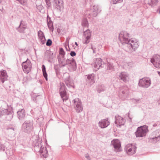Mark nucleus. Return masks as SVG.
I'll return each instance as SVG.
<instances>
[{"mask_svg":"<svg viewBox=\"0 0 160 160\" xmlns=\"http://www.w3.org/2000/svg\"><path fill=\"white\" fill-rule=\"evenodd\" d=\"M8 75L5 70H2L0 71V82L3 83L8 79Z\"/></svg>","mask_w":160,"mask_h":160,"instance_id":"24","label":"nucleus"},{"mask_svg":"<svg viewBox=\"0 0 160 160\" xmlns=\"http://www.w3.org/2000/svg\"><path fill=\"white\" fill-rule=\"evenodd\" d=\"M130 34L126 31H122L119 35V40L122 44L125 45L124 50L130 53H132L138 48V40L135 38L130 39Z\"/></svg>","mask_w":160,"mask_h":160,"instance_id":"1","label":"nucleus"},{"mask_svg":"<svg viewBox=\"0 0 160 160\" xmlns=\"http://www.w3.org/2000/svg\"><path fill=\"white\" fill-rule=\"evenodd\" d=\"M75 44L77 46H78V43H77V42H75Z\"/></svg>","mask_w":160,"mask_h":160,"instance_id":"53","label":"nucleus"},{"mask_svg":"<svg viewBox=\"0 0 160 160\" xmlns=\"http://www.w3.org/2000/svg\"><path fill=\"white\" fill-rule=\"evenodd\" d=\"M137 147L134 143L127 145L125 147V149L128 154L132 155L135 153Z\"/></svg>","mask_w":160,"mask_h":160,"instance_id":"15","label":"nucleus"},{"mask_svg":"<svg viewBox=\"0 0 160 160\" xmlns=\"http://www.w3.org/2000/svg\"><path fill=\"white\" fill-rule=\"evenodd\" d=\"M47 6L48 8H50L51 7V4L49 0H45Z\"/></svg>","mask_w":160,"mask_h":160,"instance_id":"42","label":"nucleus"},{"mask_svg":"<svg viewBox=\"0 0 160 160\" xmlns=\"http://www.w3.org/2000/svg\"><path fill=\"white\" fill-rule=\"evenodd\" d=\"M119 79L124 82H127L128 81L129 78L128 74L125 72H122L118 75Z\"/></svg>","mask_w":160,"mask_h":160,"instance_id":"19","label":"nucleus"},{"mask_svg":"<svg viewBox=\"0 0 160 160\" xmlns=\"http://www.w3.org/2000/svg\"><path fill=\"white\" fill-rule=\"evenodd\" d=\"M11 129H12L13 130H14V128H11Z\"/></svg>","mask_w":160,"mask_h":160,"instance_id":"57","label":"nucleus"},{"mask_svg":"<svg viewBox=\"0 0 160 160\" xmlns=\"http://www.w3.org/2000/svg\"><path fill=\"white\" fill-rule=\"evenodd\" d=\"M72 105L77 113H79L82 111L83 107L81 100L78 98H75L72 101Z\"/></svg>","mask_w":160,"mask_h":160,"instance_id":"7","label":"nucleus"},{"mask_svg":"<svg viewBox=\"0 0 160 160\" xmlns=\"http://www.w3.org/2000/svg\"><path fill=\"white\" fill-rule=\"evenodd\" d=\"M107 66L108 69H109L112 71L114 70V67L112 63L109 62H108L107 64Z\"/></svg>","mask_w":160,"mask_h":160,"instance_id":"36","label":"nucleus"},{"mask_svg":"<svg viewBox=\"0 0 160 160\" xmlns=\"http://www.w3.org/2000/svg\"><path fill=\"white\" fill-rule=\"evenodd\" d=\"M22 131L25 133H29L33 131V122L30 120H26L22 124Z\"/></svg>","mask_w":160,"mask_h":160,"instance_id":"4","label":"nucleus"},{"mask_svg":"<svg viewBox=\"0 0 160 160\" xmlns=\"http://www.w3.org/2000/svg\"><path fill=\"white\" fill-rule=\"evenodd\" d=\"M158 11H159V14H160V7L157 9V11L158 12Z\"/></svg>","mask_w":160,"mask_h":160,"instance_id":"52","label":"nucleus"},{"mask_svg":"<svg viewBox=\"0 0 160 160\" xmlns=\"http://www.w3.org/2000/svg\"><path fill=\"white\" fill-rule=\"evenodd\" d=\"M70 54L72 57H74L76 55V53L74 51H71L70 52Z\"/></svg>","mask_w":160,"mask_h":160,"instance_id":"47","label":"nucleus"},{"mask_svg":"<svg viewBox=\"0 0 160 160\" xmlns=\"http://www.w3.org/2000/svg\"><path fill=\"white\" fill-rule=\"evenodd\" d=\"M102 65V59L100 58L96 59L94 65L95 70H98L101 67Z\"/></svg>","mask_w":160,"mask_h":160,"instance_id":"27","label":"nucleus"},{"mask_svg":"<svg viewBox=\"0 0 160 160\" xmlns=\"http://www.w3.org/2000/svg\"><path fill=\"white\" fill-rule=\"evenodd\" d=\"M42 70L43 76L46 81L48 80V74L47 73L46 68L44 65H42Z\"/></svg>","mask_w":160,"mask_h":160,"instance_id":"32","label":"nucleus"},{"mask_svg":"<svg viewBox=\"0 0 160 160\" xmlns=\"http://www.w3.org/2000/svg\"><path fill=\"white\" fill-rule=\"evenodd\" d=\"M5 108L4 106L2 104V105L0 108V117L4 115V113H5V112L6 111L5 110V108Z\"/></svg>","mask_w":160,"mask_h":160,"instance_id":"34","label":"nucleus"},{"mask_svg":"<svg viewBox=\"0 0 160 160\" xmlns=\"http://www.w3.org/2000/svg\"><path fill=\"white\" fill-rule=\"evenodd\" d=\"M17 116L18 119L20 120H23L25 116V112L24 109H20L17 112Z\"/></svg>","mask_w":160,"mask_h":160,"instance_id":"26","label":"nucleus"},{"mask_svg":"<svg viewBox=\"0 0 160 160\" xmlns=\"http://www.w3.org/2000/svg\"><path fill=\"white\" fill-rule=\"evenodd\" d=\"M44 58L48 62H52L55 58V55L51 51H47L45 53Z\"/></svg>","mask_w":160,"mask_h":160,"instance_id":"17","label":"nucleus"},{"mask_svg":"<svg viewBox=\"0 0 160 160\" xmlns=\"http://www.w3.org/2000/svg\"><path fill=\"white\" fill-rule=\"evenodd\" d=\"M2 104L4 106L5 108V110L6 111V112H5V113H4V115H6V118L7 120H11L13 117L12 112L11 110L8 109V105L5 102L3 101Z\"/></svg>","mask_w":160,"mask_h":160,"instance_id":"12","label":"nucleus"},{"mask_svg":"<svg viewBox=\"0 0 160 160\" xmlns=\"http://www.w3.org/2000/svg\"><path fill=\"white\" fill-rule=\"evenodd\" d=\"M83 35L85 37V39L83 41V43L85 44H88L90 42L91 32L90 31V30L87 29L84 32Z\"/></svg>","mask_w":160,"mask_h":160,"instance_id":"18","label":"nucleus"},{"mask_svg":"<svg viewBox=\"0 0 160 160\" xmlns=\"http://www.w3.org/2000/svg\"><path fill=\"white\" fill-rule=\"evenodd\" d=\"M98 124L99 126L101 128H105L110 124V122L108 121V118H106L102 119L101 121L99 122Z\"/></svg>","mask_w":160,"mask_h":160,"instance_id":"25","label":"nucleus"},{"mask_svg":"<svg viewBox=\"0 0 160 160\" xmlns=\"http://www.w3.org/2000/svg\"><path fill=\"white\" fill-rule=\"evenodd\" d=\"M47 21L48 28L51 31L53 32L54 30L53 22L51 21L50 18L48 15L47 16Z\"/></svg>","mask_w":160,"mask_h":160,"instance_id":"28","label":"nucleus"},{"mask_svg":"<svg viewBox=\"0 0 160 160\" xmlns=\"http://www.w3.org/2000/svg\"><path fill=\"white\" fill-rule=\"evenodd\" d=\"M40 40L41 41V43L42 44H44L45 43L46 39L45 36L43 37H41L39 38Z\"/></svg>","mask_w":160,"mask_h":160,"instance_id":"40","label":"nucleus"},{"mask_svg":"<svg viewBox=\"0 0 160 160\" xmlns=\"http://www.w3.org/2000/svg\"><path fill=\"white\" fill-rule=\"evenodd\" d=\"M158 73L159 76H160V72H158Z\"/></svg>","mask_w":160,"mask_h":160,"instance_id":"54","label":"nucleus"},{"mask_svg":"<svg viewBox=\"0 0 160 160\" xmlns=\"http://www.w3.org/2000/svg\"><path fill=\"white\" fill-rule=\"evenodd\" d=\"M157 12H158V13H159V11H158V12H157Z\"/></svg>","mask_w":160,"mask_h":160,"instance_id":"58","label":"nucleus"},{"mask_svg":"<svg viewBox=\"0 0 160 160\" xmlns=\"http://www.w3.org/2000/svg\"><path fill=\"white\" fill-rule=\"evenodd\" d=\"M106 89V88L105 85L102 84L99 85L97 89V91L99 93H100L105 91Z\"/></svg>","mask_w":160,"mask_h":160,"instance_id":"31","label":"nucleus"},{"mask_svg":"<svg viewBox=\"0 0 160 160\" xmlns=\"http://www.w3.org/2000/svg\"><path fill=\"white\" fill-rule=\"evenodd\" d=\"M0 150L4 151L5 150V147L4 146L0 143Z\"/></svg>","mask_w":160,"mask_h":160,"instance_id":"46","label":"nucleus"},{"mask_svg":"<svg viewBox=\"0 0 160 160\" xmlns=\"http://www.w3.org/2000/svg\"><path fill=\"white\" fill-rule=\"evenodd\" d=\"M158 2V0H151V2L149 4L150 5H151L152 7H153L156 5Z\"/></svg>","mask_w":160,"mask_h":160,"instance_id":"38","label":"nucleus"},{"mask_svg":"<svg viewBox=\"0 0 160 160\" xmlns=\"http://www.w3.org/2000/svg\"><path fill=\"white\" fill-rule=\"evenodd\" d=\"M95 75L93 73L87 76V80L89 82L90 84H92L94 83L95 82Z\"/></svg>","mask_w":160,"mask_h":160,"instance_id":"30","label":"nucleus"},{"mask_svg":"<svg viewBox=\"0 0 160 160\" xmlns=\"http://www.w3.org/2000/svg\"><path fill=\"white\" fill-rule=\"evenodd\" d=\"M148 132V127L144 125L138 127L135 134L137 138H142L145 137Z\"/></svg>","mask_w":160,"mask_h":160,"instance_id":"3","label":"nucleus"},{"mask_svg":"<svg viewBox=\"0 0 160 160\" xmlns=\"http://www.w3.org/2000/svg\"><path fill=\"white\" fill-rule=\"evenodd\" d=\"M70 39V37H68L66 39V42L68 43V44L69 43V41Z\"/></svg>","mask_w":160,"mask_h":160,"instance_id":"49","label":"nucleus"},{"mask_svg":"<svg viewBox=\"0 0 160 160\" xmlns=\"http://www.w3.org/2000/svg\"><path fill=\"white\" fill-rule=\"evenodd\" d=\"M2 0H0V3L2 2Z\"/></svg>","mask_w":160,"mask_h":160,"instance_id":"55","label":"nucleus"},{"mask_svg":"<svg viewBox=\"0 0 160 160\" xmlns=\"http://www.w3.org/2000/svg\"><path fill=\"white\" fill-rule=\"evenodd\" d=\"M54 69L56 73L57 74L59 72V68L58 65H55Z\"/></svg>","mask_w":160,"mask_h":160,"instance_id":"43","label":"nucleus"},{"mask_svg":"<svg viewBox=\"0 0 160 160\" xmlns=\"http://www.w3.org/2000/svg\"><path fill=\"white\" fill-rule=\"evenodd\" d=\"M114 4H116L122 2L123 0H112Z\"/></svg>","mask_w":160,"mask_h":160,"instance_id":"44","label":"nucleus"},{"mask_svg":"<svg viewBox=\"0 0 160 160\" xmlns=\"http://www.w3.org/2000/svg\"><path fill=\"white\" fill-rule=\"evenodd\" d=\"M94 47H95L94 46H93L92 45L91 47V49L93 50L94 49Z\"/></svg>","mask_w":160,"mask_h":160,"instance_id":"51","label":"nucleus"},{"mask_svg":"<svg viewBox=\"0 0 160 160\" xmlns=\"http://www.w3.org/2000/svg\"><path fill=\"white\" fill-rule=\"evenodd\" d=\"M63 3L62 0H54L53 2V6L54 8L60 11L63 8Z\"/></svg>","mask_w":160,"mask_h":160,"instance_id":"14","label":"nucleus"},{"mask_svg":"<svg viewBox=\"0 0 160 160\" xmlns=\"http://www.w3.org/2000/svg\"><path fill=\"white\" fill-rule=\"evenodd\" d=\"M151 62L157 68H160V56L155 55L151 59Z\"/></svg>","mask_w":160,"mask_h":160,"instance_id":"13","label":"nucleus"},{"mask_svg":"<svg viewBox=\"0 0 160 160\" xmlns=\"http://www.w3.org/2000/svg\"><path fill=\"white\" fill-rule=\"evenodd\" d=\"M148 142L152 143L160 142V129L157 130L153 132V135L149 138Z\"/></svg>","mask_w":160,"mask_h":160,"instance_id":"6","label":"nucleus"},{"mask_svg":"<svg viewBox=\"0 0 160 160\" xmlns=\"http://www.w3.org/2000/svg\"><path fill=\"white\" fill-rule=\"evenodd\" d=\"M82 25L83 27H88L89 26L88 22L86 18H84L83 19L82 22Z\"/></svg>","mask_w":160,"mask_h":160,"instance_id":"33","label":"nucleus"},{"mask_svg":"<svg viewBox=\"0 0 160 160\" xmlns=\"http://www.w3.org/2000/svg\"><path fill=\"white\" fill-rule=\"evenodd\" d=\"M27 28V24L25 22L22 20L20 22V25L16 29L20 33H24V31Z\"/></svg>","mask_w":160,"mask_h":160,"instance_id":"20","label":"nucleus"},{"mask_svg":"<svg viewBox=\"0 0 160 160\" xmlns=\"http://www.w3.org/2000/svg\"><path fill=\"white\" fill-rule=\"evenodd\" d=\"M58 59L59 63L61 67H64L67 65L68 59H66L65 56H58Z\"/></svg>","mask_w":160,"mask_h":160,"instance_id":"23","label":"nucleus"},{"mask_svg":"<svg viewBox=\"0 0 160 160\" xmlns=\"http://www.w3.org/2000/svg\"><path fill=\"white\" fill-rule=\"evenodd\" d=\"M93 53H96V48L94 47V49L93 50Z\"/></svg>","mask_w":160,"mask_h":160,"instance_id":"50","label":"nucleus"},{"mask_svg":"<svg viewBox=\"0 0 160 160\" xmlns=\"http://www.w3.org/2000/svg\"><path fill=\"white\" fill-rule=\"evenodd\" d=\"M115 123L118 127H120L123 125L125 122V119L119 115H117L115 116Z\"/></svg>","mask_w":160,"mask_h":160,"instance_id":"16","label":"nucleus"},{"mask_svg":"<svg viewBox=\"0 0 160 160\" xmlns=\"http://www.w3.org/2000/svg\"><path fill=\"white\" fill-rule=\"evenodd\" d=\"M67 75V77L65 79V82L69 88H74L73 81L71 78L70 77L68 73H66L65 74Z\"/></svg>","mask_w":160,"mask_h":160,"instance_id":"21","label":"nucleus"},{"mask_svg":"<svg viewBox=\"0 0 160 160\" xmlns=\"http://www.w3.org/2000/svg\"><path fill=\"white\" fill-rule=\"evenodd\" d=\"M151 84L150 79L145 78L140 79L138 82V86L143 88H148Z\"/></svg>","mask_w":160,"mask_h":160,"instance_id":"9","label":"nucleus"},{"mask_svg":"<svg viewBox=\"0 0 160 160\" xmlns=\"http://www.w3.org/2000/svg\"><path fill=\"white\" fill-rule=\"evenodd\" d=\"M65 52L64 51L63 48H59V55L58 56H65Z\"/></svg>","mask_w":160,"mask_h":160,"instance_id":"35","label":"nucleus"},{"mask_svg":"<svg viewBox=\"0 0 160 160\" xmlns=\"http://www.w3.org/2000/svg\"><path fill=\"white\" fill-rule=\"evenodd\" d=\"M38 37H39V38L44 36V34L43 33V32L41 30H40L38 32Z\"/></svg>","mask_w":160,"mask_h":160,"instance_id":"39","label":"nucleus"},{"mask_svg":"<svg viewBox=\"0 0 160 160\" xmlns=\"http://www.w3.org/2000/svg\"><path fill=\"white\" fill-rule=\"evenodd\" d=\"M60 88L59 89V93L61 98L63 101H66L68 99V97L67 95V93L66 91V87L63 83H60Z\"/></svg>","mask_w":160,"mask_h":160,"instance_id":"11","label":"nucleus"},{"mask_svg":"<svg viewBox=\"0 0 160 160\" xmlns=\"http://www.w3.org/2000/svg\"><path fill=\"white\" fill-rule=\"evenodd\" d=\"M35 149H37L38 148L39 150V152L41 155V156L43 158H46L48 156V151L46 147L41 146V144L39 145L38 143H36L34 146Z\"/></svg>","mask_w":160,"mask_h":160,"instance_id":"8","label":"nucleus"},{"mask_svg":"<svg viewBox=\"0 0 160 160\" xmlns=\"http://www.w3.org/2000/svg\"><path fill=\"white\" fill-rule=\"evenodd\" d=\"M101 10L100 6L93 5L90 8L87 10L85 13V16L90 19H93L100 12Z\"/></svg>","mask_w":160,"mask_h":160,"instance_id":"2","label":"nucleus"},{"mask_svg":"<svg viewBox=\"0 0 160 160\" xmlns=\"http://www.w3.org/2000/svg\"><path fill=\"white\" fill-rule=\"evenodd\" d=\"M22 66L25 72L28 73L30 71L32 68V64L28 58L26 61L22 62Z\"/></svg>","mask_w":160,"mask_h":160,"instance_id":"10","label":"nucleus"},{"mask_svg":"<svg viewBox=\"0 0 160 160\" xmlns=\"http://www.w3.org/2000/svg\"><path fill=\"white\" fill-rule=\"evenodd\" d=\"M32 97V99L33 100V101L35 102H37V97L39 96V95H37L35 93H33L31 94Z\"/></svg>","mask_w":160,"mask_h":160,"instance_id":"37","label":"nucleus"},{"mask_svg":"<svg viewBox=\"0 0 160 160\" xmlns=\"http://www.w3.org/2000/svg\"><path fill=\"white\" fill-rule=\"evenodd\" d=\"M67 65H68L73 70H75L77 68V66L75 60L72 58L68 59Z\"/></svg>","mask_w":160,"mask_h":160,"instance_id":"22","label":"nucleus"},{"mask_svg":"<svg viewBox=\"0 0 160 160\" xmlns=\"http://www.w3.org/2000/svg\"><path fill=\"white\" fill-rule=\"evenodd\" d=\"M52 43V42L50 39H48L46 42V45L47 46H50Z\"/></svg>","mask_w":160,"mask_h":160,"instance_id":"41","label":"nucleus"},{"mask_svg":"<svg viewBox=\"0 0 160 160\" xmlns=\"http://www.w3.org/2000/svg\"><path fill=\"white\" fill-rule=\"evenodd\" d=\"M66 49L67 50V51H68V49L67 48V47H66Z\"/></svg>","mask_w":160,"mask_h":160,"instance_id":"56","label":"nucleus"},{"mask_svg":"<svg viewBox=\"0 0 160 160\" xmlns=\"http://www.w3.org/2000/svg\"><path fill=\"white\" fill-rule=\"evenodd\" d=\"M37 8L39 10L40 12H41V10L43 9V6L41 4L38 6L36 5Z\"/></svg>","mask_w":160,"mask_h":160,"instance_id":"45","label":"nucleus"},{"mask_svg":"<svg viewBox=\"0 0 160 160\" xmlns=\"http://www.w3.org/2000/svg\"><path fill=\"white\" fill-rule=\"evenodd\" d=\"M85 157L88 160H90V157L88 154H86Z\"/></svg>","mask_w":160,"mask_h":160,"instance_id":"48","label":"nucleus"},{"mask_svg":"<svg viewBox=\"0 0 160 160\" xmlns=\"http://www.w3.org/2000/svg\"><path fill=\"white\" fill-rule=\"evenodd\" d=\"M111 144H112L115 149L118 150L121 146L120 142L119 140H113L111 142Z\"/></svg>","mask_w":160,"mask_h":160,"instance_id":"29","label":"nucleus"},{"mask_svg":"<svg viewBox=\"0 0 160 160\" xmlns=\"http://www.w3.org/2000/svg\"><path fill=\"white\" fill-rule=\"evenodd\" d=\"M129 90L128 87L123 86L119 88L118 94L120 98L124 99L128 97Z\"/></svg>","mask_w":160,"mask_h":160,"instance_id":"5","label":"nucleus"}]
</instances>
